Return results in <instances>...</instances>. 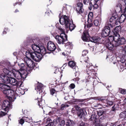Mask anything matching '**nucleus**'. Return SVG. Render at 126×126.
<instances>
[{"label":"nucleus","mask_w":126,"mask_h":126,"mask_svg":"<svg viewBox=\"0 0 126 126\" xmlns=\"http://www.w3.org/2000/svg\"><path fill=\"white\" fill-rule=\"evenodd\" d=\"M0 88L4 94L10 96L9 99L11 102H13L16 97L18 96V94L16 92L17 89L14 90H11L10 87L7 85L0 83Z\"/></svg>","instance_id":"obj_1"},{"label":"nucleus","mask_w":126,"mask_h":126,"mask_svg":"<svg viewBox=\"0 0 126 126\" xmlns=\"http://www.w3.org/2000/svg\"><path fill=\"white\" fill-rule=\"evenodd\" d=\"M0 78L3 79L4 82L9 83L12 85L17 87H20L22 84V82L20 81H18L15 78H9L7 75L4 73H2L0 75Z\"/></svg>","instance_id":"obj_2"},{"label":"nucleus","mask_w":126,"mask_h":126,"mask_svg":"<svg viewBox=\"0 0 126 126\" xmlns=\"http://www.w3.org/2000/svg\"><path fill=\"white\" fill-rule=\"evenodd\" d=\"M118 16L116 13L113 14L110 19V22L112 23H115L116 25H119L120 23L125 21L126 18V15L123 14L120 17L118 18Z\"/></svg>","instance_id":"obj_3"},{"label":"nucleus","mask_w":126,"mask_h":126,"mask_svg":"<svg viewBox=\"0 0 126 126\" xmlns=\"http://www.w3.org/2000/svg\"><path fill=\"white\" fill-rule=\"evenodd\" d=\"M82 37V39L84 41L88 42L89 40L91 42L94 43H99L101 41V38L98 36H94L89 37L87 31H84Z\"/></svg>","instance_id":"obj_4"},{"label":"nucleus","mask_w":126,"mask_h":126,"mask_svg":"<svg viewBox=\"0 0 126 126\" xmlns=\"http://www.w3.org/2000/svg\"><path fill=\"white\" fill-rule=\"evenodd\" d=\"M114 41L113 42L115 47L123 45L126 42L125 39L123 37H120L119 33L117 32L114 33V35L112 37Z\"/></svg>","instance_id":"obj_5"},{"label":"nucleus","mask_w":126,"mask_h":126,"mask_svg":"<svg viewBox=\"0 0 126 126\" xmlns=\"http://www.w3.org/2000/svg\"><path fill=\"white\" fill-rule=\"evenodd\" d=\"M27 57H31L33 60L36 62H39L42 59V55L41 53L38 52H34L28 51H26Z\"/></svg>","instance_id":"obj_6"},{"label":"nucleus","mask_w":126,"mask_h":126,"mask_svg":"<svg viewBox=\"0 0 126 126\" xmlns=\"http://www.w3.org/2000/svg\"><path fill=\"white\" fill-rule=\"evenodd\" d=\"M14 77L18 80H20L22 82L26 78L27 74V73L23 72L20 70H14Z\"/></svg>","instance_id":"obj_7"},{"label":"nucleus","mask_w":126,"mask_h":126,"mask_svg":"<svg viewBox=\"0 0 126 126\" xmlns=\"http://www.w3.org/2000/svg\"><path fill=\"white\" fill-rule=\"evenodd\" d=\"M108 26L105 27L102 30L101 35L102 37H104L109 36V37H112L110 35V27H113V25L112 23L110 22V21L108 22Z\"/></svg>","instance_id":"obj_8"},{"label":"nucleus","mask_w":126,"mask_h":126,"mask_svg":"<svg viewBox=\"0 0 126 126\" xmlns=\"http://www.w3.org/2000/svg\"><path fill=\"white\" fill-rule=\"evenodd\" d=\"M25 54L26 57L24 58L23 60L28 67L27 68V70H28L29 72H30L34 66V62L30 59L31 57H27L26 55V51L25 53Z\"/></svg>","instance_id":"obj_9"},{"label":"nucleus","mask_w":126,"mask_h":126,"mask_svg":"<svg viewBox=\"0 0 126 126\" xmlns=\"http://www.w3.org/2000/svg\"><path fill=\"white\" fill-rule=\"evenodd\" d=\"M53 36L59 44H65L64 42L67 40V36L64 33H61L60 35H53Z\"/></svg>","instance_id":"obj_10"},{"label":"nucleus","mask_w":126,"mask_h":126,"mask_svg":"<svg viewBox=\"0 0 126 126\" xmlns=\"http://www.w3.org/2000/svg\"><path fill=\"white\" fill-rule=\"evenodd\" d=\"M70 21L69 18L66 15L62 16L59 19L60 23L62 25H65V28L68 27Z\"/></svg>","instance_id":"obj_11"},{"label":"nucleus","mask_w":126,"mask_h":126,"mask_svg":"<svg viewBox=\"0 0 126 126\" xmlns=\"http://www.w3.org/2000/svg\"><path fill=\"white\" fill-rule=\"evenodd\" d=\"M93 14L92 12H90L88 15L87 20L88 24L87 27L90 28L93 25Z\"/></svg>","instance_id":"obj_12"},{"label":"nucleus","mask_w":126,"mask_h":126,"mask_svg":"<svg viewBox=\"0 0 126 126\" xmlns=\"http://www.w3.org/2000/svg\"><path fill=\"white\" fill-rule=\"evenodd\" d=\"M11 105L8 100H5L3 101L1 106L2 109L4 111H7L9 109V108H11Z\"/></svg>","instance_id":"obj_13"},{"label":"nucleus","mask_w":126,"mask_h":126,"mask_svg":"<svg viewBox=\"0 0 126 126\" xmlns=\"http://www.w3.org/2000/svg\"><path fill=\"white\" fill-rule=\"evenodd\" d=\"M86 67L88 68L86 70V73L88 75V77L91 76V73H92V69L93 68V67L91 63H87L86 64Z\"/></svg>","instance_id":"obj_14"},{"label":"nucleus","mask_w":126,"mask_h":126,"mask_svg":"<svg viewBox=\"0 0 126 126\" xmlns=\"http://www.w3.org/2000/svg\"><path fill=\"white\" fill-rule=\"evenodd\" d=\"M47 48L49 50L54 51L56 49V47L54 43L50 41L48 43Z\"/></svg>","instance_id":"obj_15"},{"label":"nucleus","mask_w":126,"mask_h":126,"mask_svg":"<svg viewBox=\"0 0 126 126\" xmlns=\"http://www.w3.org/2000/svg\"><path fill=\"white\" fill-rule=\"evenodd\" d=\"M59 123L61 126H63L65 124L64 121L61 120L60 118H58L55 119L54 120V123L55 125Z\"/></svg>","instance_id":"obj_16"},{"label":"nucleus","mask_w":126,"mask_h":126,"mask_svg":"<svg viewBox=\"0 0 126 126\" xmlns=\"http://www.w3.org/2000/svg\"><path fill=\"white\" fill-rule=\"evenodd\" d=\"M97 3L95 2H93L92 1L90 2L89 5L90 6L89 7V9L90 10H91L93 8L94 9H96L98 7V5L96 4Z\"/></svg>","instance_id":"obj_17"},{"label":"nucleus","mask_w":126,"mask_h":126,"mask_svg":"<svg viewBox=\"0 0 126 126\" xmlns=\"http://www.w3.org/2000/svg\"><path fill=\"white\" fill-rule=\"evenodd\" d=\"M114 41V40L112 42H107L106 44V46L110 50H112L114 46H115V45H114L113 44L114 43L113 42Z\"/></svg>","instance_id":"obj_18"},{"label":"nucleus","mask_w":126,"mask_h":126,"mask_svg":"<svg viewBox=\"0 0 126 126\" xmlns=\"http://www.w3.org/2000/svg\"><path fill=\"white\" fill-rule=\"evenodd\" d=\"M29 45H32V49L34 51V52H38L39 49V45H35V44H33L32 43H31Z\"/></svg>","instance_id":"obj_19"},{"label":"nucleus","mask_w":126,"mask_h":126,"mask_svg":"<svg viewBox=\"0 0 126 126\" xmlns=\"http://www.w3.org/2000/svg\"><path fill=\"white\" fill-rule=\"evenodd\" d=\"M18 64L20 68V70L22 71V72L26 73V72H28V70H27V68H26L24 63H21L20 64Z\"/></svg>","instance_id":"obj_20"},{"label":"nucleus","mask_w":126,"mask_h":126,"mask_svg":"<svg viewBox=\"0 0 126 126\" xmlns=\"http://www.w3.org/2000/svg\"><path fill=\"white\" fill-rule=\"evenodd\" d=\"M78 116L80 118H82L84 117L85 115L83 110L82 109H80L77 112Z\"/></svg>","instance_id":"obj_21"},{"label":"nucleus","mask_w":126,"mask_h":126,"mask_svg":"<svg viewBox=\"0 0 126 126\" xmlns=\"http://www.w3.org/2000/svg\"><path fill=\"white\" fill-rule=\"evenodd\" d=\"M121 57L123 58L126 56V46H125L121 50V52L120 53Z\"/></svg>","instance_id":"obj_22"},{"label":"nucleus","mask_w":126,"mask_h":126,"mask_svg":"<svg viewBox=\"0 0 126 126\" xmlns=\"http://www.w3.org/2000/svg\"><path fill=\"white\" fill-rule=\"evenodd\" d=\"M75 25L73 23V21H70L69 23V24L68 25V27L65 28H69L70 30L71 31H72L75 29Z\"/></svg>","instance_id":"obj_23"},{"label":"nucleus","mask_w":126,"mask_h":126,"mask_svg":"<svg viewBox=\"0 0 126 126\" xmlns=\"http://www.w3.org/2000/svg\"><path fill=\"white\" fill-rule=\"evenodd\" d=\"M68 65L69 66L73 69L76 70L77 67L76 66L75 63L73 61H70L69 62Z\"/></svg>","instance_id":"obj_24"},{"label":"nucleus","mask_w":126,"mask_h":126,"mask_svg":"<svg viewBox=\"0 0 126 126\" xmlns=\"http://www.w3.org/2000/svg\"><path fill=\"white\" fill-rule=\"evenodd\" d=\"M97 18H98V19H96L94 21V25L95 26H98L100 25L101 19V17H98Z\"/></svg>","instance_id":"obj_25"},{"label":"nucleus","mask_w":126,"mask_h":126,"mask_svg":"<svg viewBox=\"0 0 126 126\" xmlns=\"http://www.w3.org/2000/svg\"><path fill=\"white\" fill-rule=\"evenodd\" d=\"M46 123L48 124L45 126H55V124L54 123V122H53L49 118L47 119Z\"/></svg>","instance_id":"obj_26"},{"label":"nucleus","mask_w":126,"mask_h":126,"mask_svg":"<svg viewBox=\"0 0 126 126\" xmlns=\"http://www.w3.org/2000/svg\"><path fill=\"white\" fill-rule=\"evenodd\" d=\"M43 87V85L41 84H40L38 85L36 88H35V89L37 92L39 91V94L42 92V88Z\"/></svg>","instance_id":"obj_27"},{"label":"nucleus","mask_w":126,"mask_h":126,"mask_svg":"<svg viewBox=\"0 0 126 126\" xmlns=\"http://www.w3.org/2000/svg\"><path fill=\"white\" fill-rule=\"evenodd\" d=\"M30 41L31 43L32 44V43H33L34 44H35V45H38L40 43H41L39 40V39L38 38L33 39L32 40H31Z\"/></svg>","instance_id":"obj_28"},{"label":"nucleus","mask_w":126,"mask_h":126,"mask_svg":"<svg viewBox=\"0 0 126 126\" xmlns=\"http://www.w3.org/2000/svg\"><path fill=\"white\" fill-rule=\"evenodd\" d=\"M5 66L8 68L9 69L11 70L12 69L13 65L11 64L10 62H8L6 63Z\"/></svg>","instance_id":"obj_29"},{"label":"nucleus","mask_w":126,"mask_h":126,"mask_svg":"<svg viewBox=\"0 0 126 126\" xmlns=\"http://www.w3.org/2000/svg\"><path fill=\"white\" fill-rule=\"evenodd\" d=\"M23 118L26 122L29 123H30L32 122V120L31 117H23Z\"/></svg>","instance_id":"obj_30"},{"label":"nucleus","mask_w":126,"mask_h":126,"mask_svg":"<svg viewBox=\"0 0 126 126\" xmlns=\"http://www.w3.org/2000/svg\"><path fill=\"white\" fill-rule=\"evenodd\" d=\"M38 99V105L40 107H42L43 108V107H42V106H43L44 104V101H43L41 99H39L38 98H37Z\"/></svg>","instance_id":"obj_31"},{"label":"nucleus","mask_w":126,"mask_h":126,"mask_svg":"<svg viewBox=\"0 0 126 126\" xmlns=\"http://www.w3.org/2000/svg\"><path fill=\"white\" fill-rule=\"evenodd\" d=\"M73 122V121L70 120H66V126H72Z\"/></svg>","instance_id":"obj_32"},{"label":"nucleus","mask_w":126,"mask_h":126,"mask_svg":"<svg viewBox=\"0 0 126 126\" xmlns=\"http://www.w3.org/2000/svg\"><path fill=\"white\" fill-rule=\"evenodd\" d=\"M14 70H15V69H13L12 70V71H9L7 75L9 77H11V78L14 77V73H15V72L14 71Z\"/></svg>","instance_id":"obj_33"},{"label":"nucleus","mask_w":126,"mask_h":126,"mask_svg":"<svg viewBox=\"0 0 126 126\" xmlns=\"http://www.w3.org/2000/svg\"><path fill=\"white\" fill-rule=\"evenodd\" d=\"M76 11L78 14H82L84 12V9L83 8H76Z\"/></svg>","instance_id":"obj_34"},{"label":"nucleus","mask_w":126,"mask_h":126,"mask_svg":"<svg viewBox=\"0 0 126 126\" xmlns=\"http://www.w3.org/2000/svg\"><path fill=\"white\" fill-rule=\"evenodd\" d=\"M120 117L121 118H125L126 117V111L121 112L120 114Z\"/></svg>","instance_id":"obj_35"},{"label":"nucleus","mask_w":126,"mask_h":126,"mask_svg":"<svg viewBox=\"0 0 126 126\" xmlns=\"http://www.w3.org/2000/svg\"><path fill=\"white\" fill-rule=\"evenodd\" d=\"M92 73H91V77L93 79H96V77L97 73H95L94 70L92 69Z\"/></svg>","instance_id":"obj_36"},{"label":"nucleus","mask_w":126,"mask_h":126,"mask_svg":"<svg viewBox=\"0 0 126 126\" xmlns=\"http://www.w3.org/2000/svg\"><path fill=\"white\" fill-rule=\"evenodd\" d=\"M96 117V115L95 114H92L91 116L90 120L91 121L95 122L97 120Z\"/></svg>","instance_id":"obj_37"},{"label":"nucleus","mask_w":126,"mask_h":126,"mask_svg":"<svg viewBox=\"0 0 126 126\" xmlns=\"http://www.w3.org/2000/svg\"><path fill=\"white\" fill-rule=\"evenodd\" d=\"M39 47V49L40 50H43L44 49H45V48L44 46V45L42 43H40L38 45Z\"/></svg>","instance_id":"obj_38"},{"label":"nucleus","mask_w":126,"mask_h":126,"mask_svg":"<svg viewBox=\"0 0 126 126\" xmlns=\"http://www.w3.org/2000/svg\"><path fill=\"white\" fill-rule=\"evenodd\" d=\"M83 4L80 2H78L77 4L76 8H83Z\"/></svg>","instance_id":"obj_39"},{"label":"nucleus","mask_w":126,"mask_h":126,"mask_svg":"<svg viewBox=\"0 0 126 126\" xmlns=\"http://www.w3.org/2000/svg\"><path fill=\"white\" fill-rule=\"evenodd\" d=\"M65 45V46L67 47H69L70 48H71L72 46V44L70 42H69L67 43H66Z\"/></svg>","instance_id":"obj_40"},{"label":"nucleus","mask_w":126,"mask_h":126,"mask_svg":"<svg viewBox=\"0 0 126 126\" xmlns=\"http://www.w3.org/2000/svg\"><path fill=\"white\" fill-rule=\"evenodd\" d=\"M119 91L120 92L123 94H125L126 93V90L121 88H119Z\"/></svg>","instance_id":"obj_41"},{"label":"nucleus","mask_w":126,"mask_h":126,"mask_svg":"<svg viewBox=\"0 0 126 126\" xmlns=\"http://www.w3.org/2000/svg\"><path fill=\"white\" fill-rule=\"evenodd\" d=\"M69 106L68 104L66 103H65L61 105V109L62 110H63L64 109V108H65L66 107H68Z\"/></svg>","instance_id":"obj_42"},{"label":"nucleus","mask_w":126,"mask_h":126,"mask_svg":"<svg viewBox=\"0 0 126 126\" xmlns=\"http://www.w3.org/2000/svg\"><path fill=\"white\" fill-rule=\"evenodd\" d=\"M50 93L51 94L53 95L56 92V90L54 88H51L50 89Z\"/></svg>","instance_id":"obj_43"},{"label":"nucleus","mask_w":126,"mask_h":126,"mask_svg":"<svg viewBox=\"0 0 126 126\" xmlns=\"http://www.w3.org/2000/svg\"><path fill=\"white\" fill-rule=\"evenodd\" d=\"M104 112L103 110H100L97 112V114L99 116H100L102 115Z\"/></svg>","instance_id":"obj_44"},{"label":"nucleus","mask_w":126,"mask_h":126,"mask_svg":"<svg viewBox=\"0 0 126 126\" xmlns=\"http://www.w3.org/2000/svg\"><path fill=\"white\" fill-rule=\"evenodd\" d=\"M125 124H122L117 125L116 123H112L110 126H124Z\"/></svg>","instance_id":"obj_45"},{"label":"nucleus","mask_w":126,"mask_h":126,"mask_svg":"<svg viewBox=\"0 0 126 126\" xmlns=\"http://www.w3.org/2000/svg\"><path fill=\"white\" fill-rule=\"evenodd\" d=\"M38 52L39 53L40 52L41 53L43 54H45L46 53L45 49H44L43 50H40L39 49L38 51Z\"/></svg>","instance_id":"obj_46"},{"label":"nucleus","mask_w":126,"mask_h":126,"mask_svg":"<svg viewBox=\"0 0 126 126\" xmlns=\"http://www.w3.org/2000/svg\"><path fill=\"white\" fill-rule=\"evenodd\" d=\"M9 71V70L6 68H4L3 69V71L4 73V74L5 75H7Z\"/></svg>","instance_id":"obj_47"},{"label":"nucleus","mask_w":126,"mask_h":126,"mask_svg":"<svg viewBox=\"0 0 126 126\" xmlns=\"http://www.w3.org/2000/svg\"><path fill=\"white\" fill-rule=\"evenodd\" d=\"M117 7L118 9L119 10V12H120V11H122V5L120 4L119 3L117 5Z\"/></svg>","instance_id":"obj_48"},{"label":"nucleus","mask_w":126,"mask_h":126,"mask_svg":"<svg viewBox=\"0 0 126 126\" xmlns=\"http://www.w3.org/2000/svg\"><path fill=\"white\" fill-rule=\"evenodd\" d=\"M106 97H98L97 98V100L101 101L102 102H103L104 99H105V98Z\"/></svg>","instance_id":"obj_49"},{"label":"nucleus","mask_w":126,"mask_h":126,"mask_svg":"<svg viewBox=\"0 0 126 126\" xmlns=\"http://www.w3.org/2000/svg\"><path fill=\"white\" fill-rule=\"evenodd\" d=\"M88 52L87 50H83L82 52V56H84L86 55L88 53Z\"/></svg>","instance_id":"obj_50"},{"label":"nucleus","mask_w":126,"mask_h":126,"mask_svg":"<svg viewBox=\"0 0 126 126\" xmlns=\"http://www.w3.org/2000/svg\"><path fill=\"white\" fill-rule=\"evenodd\" d=\"M79 126H88V124L87 123L82 122Z\"/></svg>","instance_id":"obj_51"},{"label":"nucleus","mask_w":126,"mask_h":126,"mask_svg":"<svg viewBox=\"0 0 126 126\" xmlns=\"http://www.w3.org/2000/svg\"><path fill=\"white\" fill-rule=\"evenodd\" d=\"M6 114V113L0 110V116H3Z\"/></svg>","instance_id":"obj_52"},{"label":"nucleus","mask_w":126,"mask_h":126,"mask_svg":"<svg viewBox=\"0 0 126 126\" xmlns=\"http://www.w3.org/2000/svg\"><path fill=\"white\" fill-rule=\"evenodd\" d=\"M24 121H25L24 119L23 118V117L19 121V123H20L21 125H22V124L24 123Z\"/></svg>","instance_id":"obj_53"},{"label":"nucleus","mask_w":126,"mask_h":126,"mask_svg":"<svg viewBox=\"0 0 126 126\" xmlns=\"http://www.w3.org/2000/svg\"><path fill=\"white\" fill-rule=\"evenodd\" d=\"M94 122L95 126H100V124L99 123V121H96Z\"/></svg>","instance_id":"obj_54"},{"label":"nucleus","mask_w":126,"mask_h":126,"mask_svg":"<svg viewBox=\"0 0 126 126\" xmlns=\"http://www.w3.org/2000/svg\"><path fill=\"white\" fill-rule=\"evenodd\" d=\"M69 87L71 89H73L75 87V85L73 83H72L70 84L69 86Z\"/></svg>","instance_id":"obj_55"},{"label":"nucleus","mask_w":126,"mask_h":126,"mask_svg":"<svg viewBox=\"0 0 126 126\" xmlns=\"http://www.w3.org/2000/svg\"><path fill=\"white\" fill-rule=\"evenodd\" d=\"M108 100L106 99V97L105 98V99H104L102 102L103 103H107V104H108Z\"/></svg>","instance_id":"obj_56"},{"label":"nucleus","mask_w":126,"mask_h":126,"mask_svg":"<svg viewBox=\"0 0 126 126\" xmlns=\"http://www.w3.org/2000/svg\"><path fill=\"white\" fill-rule=\"evenodd\" d=\"M84 3L85 4H87L89 3V0H83Z\"/></svg>","instance_id":"obj_57"},{"label":"nucleus","mask_w":126,"mask_h":126,"mask_svg":"<svg viewBox=\"0 0 126 126\" xmlns=\"http://www.w3.org/2000/svg\"><path fill=\"white\" fill-rule=\"evenodd\" d=\"M74 107L75 108L76 110H78V111L80 109H79L80 108L79 107L78 105H76Z\"/></svg>","instance_id":"obj_58"},{"label":"nucleus","mask_w":126,"mask_h":126,"mask_svg":"<svg viewBox=\"0 0 126 126\" xmlns=\"http://www.w3.org/2000/svg\"><path fill=\"white\" fill-rule=\"evenodd\" d=\"M113 104V102L112 101H110L108 100V104L109 105H111Z\"/></svg>","instance_id":"obj_59"},{"label":"nucleus","mask_w":126,"mask_h":126,"mask_svg":"<svg viewBox=\"0 0 126 126\" xmlns=\"http://www.w3.org/2000/svg\"><path fill=\"white\" fill-rule=\"evenodd\" d=\"M59 29L62 32V33H65L63 29L61 28L60 27L59 28Z\"/></svg>","instance_id":"obj_60"},{"label":"nucleus","mask_w":126,"mask_h":126,"mask_svg":"<svg viewBox=\"0 0 126 126\" xmlns=\"http://www.w3.org/2000/svg\"><path fill=\"white\" fill-rule=\"evenodd\" d=\"M76 101L79 102H82L84 100L83 99H76Z\"/></svg>","instance_id":"obj_61"},{"label":"nucleus","mask_w":126,"mask_h":126,"mask_svg":"<svg viewBox=\"0 0 126 126\" xmlns=\"http://www.w3.org/2000/svg\"><path fill=\"white\" fill-rule=\"evenodd\" d=\"M122 2L124 4L126 5V0H122Z\"/></svg>","instance_id":"obj_62"},{"label":"nucleus","mask_w":126,"mask_h":126,"mask_svg":"<svg viewBox=\"0 0 126 126\" xmlns=\"http://www.w3.org/2000/svg\"><path fill=\"white\" fill-rule=\"evenodd\" d=\"M123 14L126 15V7L125 8Z\"/></svg>","instance_id":"obj_63"},{"label":"nucleus","mask_w":126,"mask_h":126,"mask_svg":"<svg viewBox=\"0 0 126 126\" xmlns=\"http://www.w3.org/2000/svg\"><path fill=\"white\" fill-rule=\"evenodd\" d=\"M107 125L106 124H100V126H107Z\"/></svg>","instance_id":"obj_64"}]
</instances>
